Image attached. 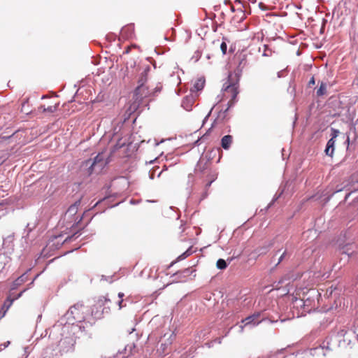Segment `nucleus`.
<instances>
[{"mask_svg":"<svg viewBox=\"0 0 358 358\" xmlns=\"http://www.w3.org/2000/svg\"><path fill=\"white\" fill-rule=\"evenodd\" d=\"M80 330L81 326L78 324L65 325L63 327L62 338L58 344L59 351L62 355L74 352L76 340L78 338L77 333Z\"/></svg>","mask_w":358,"mask_h":358,"instance_id":"nucleus-1","label":"nucleus"},{"mask_svg":"<svg viewBox=\"0 0 358 358\" xmlns=\"http://www.w3.org/2000/svg\"><path fill=\"white\" fill-rule=\"evenodd\" d=\"M159 338L155 336V334H152L148 336V345L153 344L158 339L156 345V352L158 356L163 357L168 353V348L172 344L175 338L174 333L170 329H167L166 332L162 333Z\"/></svg>","mask_w":358,"mask_h":358,"instance_id":"nucleus-2","label":"nucleus"},{"mask_svg":"<svg viewBox=\"0 0 358 358\" xmlns=\"http://www.w3.org/2000/svg\"><path fill=\"white\" fill-rule=\"evenodd\" d=\"M223 97L229 99L228 101V107L232 106L236 101L238 94V83H231L229 81L224 84Z\"/></svg>","mask_w":358,"mask_h":358,"instance_id":"nucleus-3","label":"nucleus"},{"mask_svg":"<svg viewBox=\"0 0 358 358\" xmlns=\"http://www.w3.org/2000/svg\"><path fill=\"white\" fill-rule=\"evenodd\" d=\"M150 94L148 87L145 85L140 84L136 88L134 94V101L130 105L129 110L135 111L139 106L143 98L147 97Z\"/></svg>","mask_w":358,"mask_h":358,"instance_id":"nucleus-4","label":"nucleus"},{"mask_svg":"<svg viewBox=\"0 0 358 358\" xmlns=\"http://www.w3.org/2000/svg\"><path fill=\"white\" fill-rule=\"evenodd\" d=\"M108 302H110L109 299H107L106 297H102L99 299L92 306L91 313L94 319H101L103 317L105 313H108L109 307H104Z\"/></svg>","mask_w":358,"mask_h":358,"instance_id":"nucleus-5","label":"nucleus"},{"mask_svg":"<svg viewBox=\"0 0 358 358\" xmlns=\"http://www.w3.org/2000/svg\"><path fill=\"white\" fill-rule=\"evenodd\" d=\"M86 309L83 304L77 303L70 308L68 314L77 322H81L85 319Z\"/></svg>","mask_w":358,"mask_h":358,"instance_id":"nucleus-6","label":"nucleus"},{"mask_svg":"<svg viewBox=\"0 0 358 358\" xmlns=\"http://www.w3.org/2000/svg\"><path fill=\"white\" fill-rule=\"evenodd\" d=\"M262 321L263 318L261 317V313L259 312L255 313L241 320V323L243 324L240 325L241 331L242 332L243 331L245 327H255L258 325Z\"/></svg>","mask_w":358,"mask_h":358,"instance_id":"nucleus-7","label":"nucleus"},{"mask_svg":"<svg viewBox=\"0 0 358 358\" xmlns=\"http://www.w3.org/2000/svg\"><path fill=\"white\" fill-rule=\"evenodd\" d=\"M104 165L105 162H103V157L101 154L97 155L93 162H92L91 159H88L85 161L83 164V166L86 167L89 166L87 171L88 175H91L93 173L95 166H99V169H101Z\"/></svg>","mask_w":358,"mask_h":358,"instance_id":"nucleus-8","label":"nucleus"},{"mask_svg":"<svg viewBox=\"0 0 358 358\" xmlns=\"http://www.w3.org/2000/svg\"><path fill=\"white\" fill-rule=\"evenodd\" d=\"M26 291V289H24L23 291L20 292L17 295V296L11 299L10 296H9L6 301L4 302L3 303V308H5V310L3 312H2L1 310H0V320L4 317L5 314H6V312L8 310V308L11 306L13 302L20 298L22 294Z\"/></svg>","mask_w":358,"mask_h":358,"instance_id":"nucleus-9","label":"nucleus"},{"mask_svg":"<svg viewBox=\"0 0 358 358\" xmlns=\"http://www.w3.org/2000/svg\"><path fill=\"white\" fill-rule=\"evenodd\" d=\"M210 162L208 160H205L204 159H201L196 166V172L200 173H204L206 172H208L210 169Z\"/></svg>","mask_w":358,"mask_h":358,"instance_id":"nucleus-10","label":"nucleus"},{"mask_svg":"<svg viewBox=\"0 0 358 358\" xmlns=\"http://www.w3.org/2000/svg\"><path fill=\"white\" fill-rule=\"evenodd\" d=\"M194 103V99L192 96H185L182 101V106L187 111H190L192 109V106Z\"/></svg>","mask_w":358,"mask_h":358,"instance_id":"nucleus-11","label":"nucleus"},{"mask_svg":"<svg viewBox=\"0 0 358 358\" xmlns=\"http://www.w3.org/2000/svg\"><path fill=\"white\" fill-rule=\"evenodd\" d=\"M59 106V103H55L53 104H50L48 106L42 105L39 107V110H41L43 112H48L50 113H52L55 112Z\"/></svg>","mask_w":358,"mask_h":358,"instance_id":"nucleus-12","label":"nucleus"},{"mask_svg":"<svg viewBox=\"0 0 358 358\" xmlns=\"http://www.w3.org/2000/svg\"><path fill=\"white\" fill-rule=\"evenodd\" d=\"M335 143H336V141L334 140L333 138H330L328 141V142L327 143L326 149L324 150L327 155L330 156V157L333 156V154L334 152Z\"/></svg>","mask_w":358,"mask_h":358,"instance_id":"nucleus-13","label":"nucleus"},{"mask_svg":"<svg viewBox=\"0 0 358 358\" xmlns=\"http://www.w3.org/2000/svg\"><path fill=\"white\" fill-rule=\"evenodd\" d=\"M10 261V258L4 252H0V273L3 271L5 266Z\"/></svg>","mask_w":358,"mask_h":358,"instance_id":"nucleus-14","label":"nucleus"},{"mask_svg":"<svg viewBox=\"0 0 358 358\" xmlns=\"http://www.w3.org/2000/svg\"><path fill=\"white\" fill-rule=\"evenodd\" d=\"M233 141V137L231 135H226L222 138L221 145L224 150H228Z\"/></svg>","mask_w":358,"mask_h":358,"instance_id":"nucleus-15","label":"nucleus"},{"mask_svg":"<svg viewBox=\"0 0 358 358\" xmlns=\"http://www.w3.org/2000/svg\"><path fill=\"white\" fill-rule=\"evenodd\" d=\"M26 274L27 273H23L13 282L12 285L13 289H16L17 287L20 286L27 280V276Z\"/></svg>","mask_w":358,"mask_h":358,"instance_id":"nucleus-16","label":"nucleus"},{"mask_svg":"<svg viewBox=\"0 0 358 358\" xmlns=\"http://www.w3.org/2000/svg\"><path fill=\"white\" fill-rule=\"evenodd\" d=\"M81 203L80 199L77 200L73 204L69 206L67 210V213L71 214V215H74L77 213L78 207L80 206Z\"/></svg>","mask_w":358,"mask_h":358,"instance_id":"nucleus-17","label":"nucleus"},{"mask_svg":"<svg viewBox=\"0 0 358 358\" xmlns=\"http://www.w3.org/2000/svg\"><path fill=\"white\" fill-rule=\"evenodd\" d=\"M150 66H147L143 70V71L141 73V76L138 81V85H140V84L145 85V82L147 81L148 74V72L150 71Z\"/></svg>","mask_w":358,"mask_h":358,"instance_id":"nucleus-18","label":"nucleus"},{"mask_svg":"<svg viewBox=\"0 0 358 358\" xmlns=\"http://www.w3.org/2000/svg\"><path fill=\"white\" fill-rule=\"evenodd\" d=\"M327 93L326 83L321 82L319 88L317 90L316 94L317 96H322Z\"/></svg>","mask_w":358,"mask_h":358,"instance_id":"nucleus-19","label":"nucleus"},{"mask_svg":"<svg viewBox=\"0 0 358 358\" xmlns=\"http://www.w3.org/2000/svg\"><path fill=\"white\" fill-rule=\"evenodd\" d=\"M204 84H205V80H203L202 78L198 79L194 84V87H193L194 90H195V91L201 90L204 87Z\"/></svg>","mask_w":358,"mask_h":358,"instance_id":"nucleus-20","label":"nucleus"},{"mask_svg":"<svg viewBox=\"0 0 358 358\" xmlns=\"http://www.w3.org/2000/svg\"><path fill=\"white\" fill-rule=\"evenodd\" d=\"M135 349H136V345L134 343L128 344L125 346V348H124L125 353L127 355H133L136 352Z\"/></svg>","mask_w":358,"mask_h":358,"instance_id":"nucleus-21","label":"nucleus"},{"mask_svg":"<svg viewBox=\"0 0 358 358\" xmlns=\"http://www.w3.org/2000/svg\"><path fill=\"white\" fill-rule=\"evenodd\" d=\"M216 266L218 269L223 270L227 267V264L226 263L224 259H219L217 261Z\"/></svg>","mask_w":358,"mask_h":358,"instance_id":"nucleus-22","label":"nucleus"},{"mask_svg":"<svg viewBox=\"0 0 358 358\" xmlns=\"http://www.w3.org/2000/svg\"><path fill=\"white\" fill-rule=\"evenodd\" d=\"M227 38L226 37L222 38V42L220 43V50L223 55H225L227 53Z\"/></svg>","mask_w":358,"mask_h":358,"instance_id":"nucleus-23","label":"nucleus"},{"mask_svg":"<svg viewBox=\"0 0 358 358\" xmlns=\"http://www.w3.org/2000/svg\"><path fill=\"white\" fill-rule=\"evenodd\" d=\"M190 255V252H189V250H187L185 251V252H183L182 255H180L178 257V260H182V259H185L186 257H187L188 256Z\"/></svg>","mask_w":358,"mask_h":358,"instance_id":"nucleus-24","label":"nucleus"},{"mask_svg":"<svg viewBox=\"0 0 358 358\" xmlns=\"http://www.w3.org/2000/svg\"><path fill=\"white\" fill-rule=\"evenodd\" d=\"M339 134V131L338 130L336 129H331V138H333L334 140H335V138L338 136Z\"/></svg>","mask_w":358,"mask_h":358,"instance_id":"nucleus-25","label":"nucleus"},{"mask_svg":"<svg viewBox=\"0 0 358 358\" xmlns=\"http://www.w3.org/2000/svg\"><path fill=\"white\" fill-rule=\"evenodd\" d=\"M286 255H287V251L285 250L283 252V253L281 255V256L280 257V258L278 259V261L276 263L275 266H278L284 259V258L286 257Z\"/></svg>","mask_w":358,"mask_h":358,"instance_id":"nucleus-26","label":"nucleus"},{"mask_svg":"<svg viewBox=\"0 0 358 358\" xmlns=\"http://www.w3.org/2000/svg\"><path fill=\"white\" fill-rule=\"evenodd\" d=\"M315 83V78L314 76H313L310 80H309L308 83V86L309 87H311L313 85H314Z\"/></svg>","mask_w":358,"mask_h":358,"instance_id":"nucleus-27","label":"nucleus"},{"mask_svg":"<svg viewBox=\"0 0 358 358\" xmlns=\"http://www.w3.org/2000/svg\"><path fill=\"white\" fill-rule=\"evenodd\" d=\"M214 179H215V176L213 175V176H212V178H211L210 180V181L206 184V186H207V187L210 186V185H211L212 182L214 180Z\"/></svg>","mask_w":358,"mask_h":358,"instance_id":"nucleus-28","label":"nucleus"},{"mask_svg":"<svg viewBox=\"0 0 358 358\" xmlns=\"http://www.w3.org/2000/svg\"><path fill=\"white\" fill-rule=\"evenodd\" d=\"M122 303H123V300L122 299H120L118 302V306H119V308H122V307H124V306L122 305Z\"/></svg>","mask_w":358,"mask_h":358,"instance_id":"nucleus-29","label":"nucleus"},{"mask_svg":"<svg viewBox=\"0 0 358 358\" xmlns=\"http://www.w3.org/2000/svg\"><path fill=\"white\" fill-rule=\"evenodd\" d=\"M339 334H341V336H345V334H347V331H346V330H345V329H342V330L339 332Z\"/></svg>","mask_w":358,"mask_h":358,"instance_id":"nucleus-30","label":"nucleus"},{"mask_svg":"<svg viewBox=\"0 0 358 358\" xmlns=\"http://www.w3.org/2000/svg\"><path fill=\"white\" fill-rule=\"evenodd\" d=\"M131 48L128 46L126 49V50L124 52V53H129L130 51Z\"/></svg>","mask_w":358,"mask_h":358,"instance_id":"nucleus-31","label":"nucleus"},{"mask_svg":"<svg viewBox=\"0 0 358 358\" xmlns=\"http://www.w3.org/2000/svg\"><path fill=\"white\" fill-rule=\"evenodd\" d=\"M118 296H119V298H120V299H122V298L124 296V293H122V292H120V293L118 294Z\"/></svg>","mask_w":358,"mask_h":358,"instance_id":"nucleus-32","label":"nucleus"},{"mask_svg":"<svg viewBox=\"0 0 358 358\" xmlns=\"http://www.w3.org/2000/svg\"><path fill=\"white\" fill-rule=\"evenodd\" d=\"M7 204V202H6V201H2L1 202H0V206H4Z\"/></svg>","mask_w":358,"mask_h":358,"instance_id":"nucleus-33","label":"nucleus"},{"mask_svg":"<svg viewBox=\"0 0 358 358\" xmlns=\"http://www.w3.org/2000/svg\"><path fill=\"white\" fill-rule=\"evenodd\" d=\"M283 358H286V357H283Z\"/></svg>","mask_w":358,"mask_h":358,"instance_id":"nucleus-34","label":"nucleus"}]
</instances>
